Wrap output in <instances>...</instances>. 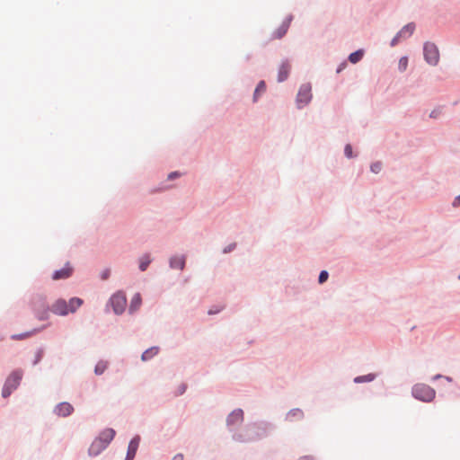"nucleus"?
I'll return each mask as SVG.
<instances>
[{
  "instance_id": "1",
  "label": "nucleus",
  "mask_w": 460,
  "mask_h": 460,
  "mask_svg": "<svg viewBox=\"0 0 460 460\" xmlns=\"http://www.w3.org/2000/svg\"><path fill=\"white\" fill-rule=\"evenodd\" d=\"M276 429V425L266 420H258L244 425L242 434H234L232 439L238 443L259 441L270 436Z\"/></svg>"
},
{
  "instance_id": "2",
  "label": "nucleus",
  "mask_w": 460,
  "mask_h": 460,
  "mask_svg": "<svg viewBox=\"0 0 460 460\" xmlns=\"http://www.w3.org/2000/svg\"><path fill=\"white\" fill-rule=\"evenodd\" d=\"M22 376L23 371L21 368L14 369L11 372L2 387L1 395L3 398L6 399L10 397L13 392L19 387Z\"/></svg>"
},
{
  "instance_id": "3",
  "label": "nucleus",
  "mask_w": 460,
  "mask_h": 460,
  "mask_svg": "<svg viewBox=\"0 0 460 460\" xmlns=\"http://www.w3.org/2000/svg\"><path fill=\"white\" fill-rule=\"evenodd\" d=\"M411 396L422 402H431L436 397V391L424 383H417L411 387Z\"/></svg>"
},
{
  "instance_id": "4",
  "label": "nucleus",
  "mask_w": 460,
  "mask_h": 460,
  "mask_svg": "<svg viewBox=\"0 0 460 460\" xmlns=\"http://www.w3.org/2000/svg\"><path fill=\"white\" fill-rule=\"evenodd\" d=\"M244 420V412L241 408L234 409L232 411L226 419V426L231 437L236 434H242V430L239 428Z\"/></svg>"
},
{
  "instance_id": "5",
  "label": "nucleus",
  "mask_w": 460,
  "mask_h": 460,
  "mask_svg": "<svg viewBox=\"0 0 460 460\" xmlns=\"http://www.w3.org/2000/svg\"><path fill=\"white\" fill-rule=\"evenodd\" d=\"M127 296L123 290H118L113 293L109 298L106 306H111L113 313L116 315H121L126 309Z\"/></svg>"
},
{
  "instance_id": "6",
  "label": "nucleus",
  "mask_w": 460,
  "mask_h": 460,
  "mask_svg": "<svg viewBox=\"0 0 460 460\" xmlns=\"http://www.w3.org/2000/svg\"><path fill=\"white\" fill-rule=\"evenodd\" d=\"M423 58L427 64L435 66L438 64L440 55L438 46L431 41L423 44Z\"/></svg>"
},
{
  "instance_id": "7",
  "label": "nucleus",
  "mask_w": 460,
  "mask_h": 460,
  "mask_svg": "<svg viewBox=\"0 0 460 460\" xmlns=\"http://www.w3.org/2000/svg\"><path fill=\"white\" fill-rule=\"evenodd\" d=\"M313 98L312 86L310 83H305L300 85L298 93L296 97V104L298 110L303 109L308 105Z\"/></svg>"
},
{
  "instance_id": "8",
  "label": "nucleus",
  "mask_w": 460,
  "mask_h": 460,
  "mask_svg": "<svg viewBox=\"0 0 460 460\" xmlns=\"http://www.w3.org/2000/svg\"><path fill=\"white\" fill-rule=\"evenodd\" d=\"M416 29V24L411 22L404 26L394 35L390 42L391 47H395L401 40H406L410 38Z\"/></svg>"
},
{
  "instance_id": "9",
  "label": "nucleus",
  "mask_w": 460,
  "mask_h": 460,
  "mask_svg": "<svg viewBox=\"0 0 460 460\" xmlns=\"http://www.w3.org/2000/svg\"><path fill=\"white\" fill-rule=\"evenodd\" d=\"M74 411V406L68 402H61L58 403L53 409V413L62 418L70 416Z\"/></svg>"
},
{
  "instance_id": "10",
  "label": "nucleus",
  "mask_w": 460,
  "mask_h": 460,
  "mask_svg": "<svg viewBox=\"0 0 460 460\" xmlns=\"http://www.w3.org/2000/svg\"><path fill=\"white\" fill-rule=\"evenodd\" d=\"M74 268L69 262H66L63 268L54 270L51 278L53 280L67 279L72 276Z\"/></svg>"
},
{
  "instance_id": "11",
  "label": "nucleus",
  "mask_w": 460,
  "mask_h": 460,
  "mask_svg": "<svg viewBox=\"0 0 460 460\" xmlns=\"http://www.w3.org/2000/svg\"><path fill=\"white\" fill-rule=\"evenodd\" d=\"M51 312L59 316H66L68 314L67 302L64 298L57 299L50 306Z\"/></svg>"
},
{
  "instance_id": "12",
  "label": "nucleus",
  "mask_w": 460,
  "mask_h": 460,
  "mask_svg": "<svg viewBox=\"0 0 460 460\" xmlns=\"http://www.w3.org/2000/svg\"><path fill=\"white\" fill-rule=\"evenodd\" d=\"M31 306L33 312L49 307L47 296L43 294H35L31 299Z\"/></svg>"
},
{
  "instance_id": "13",
  "label": "nucleus",
  "mask_w": 460,
  "mask_h": 460,
  "mask_svg": "<svg viewBox=\"0 0 460 460\" xmlns=\"http://www.w3.org/2000/svg\"><path fill=\"white\" fill-rule=\"evenodd\" d=\"M290 71L291 65L289 60L288 58L283 59L278 69L277 81L279 83L285 82L288 78Z\"/></svg>"
},
{
  "instance_id": "14",
  "label": "nucleus",
  "mask_w": 460,
  "mask_h": 460,
  "mask_svg": "<svg viewBox=\"0 0 460 460\" xmlns=\"http://www.w3.org/2000/svg\"><path fill=\"white\" fill-rule=\"evenodd\" d=\"M293 20V15H288L279 27L273 32L272 38L274 39H282L288 32V30L290 26V23Z\"/></svg>"
},
{
  "instance_id": "15",
  "label": "nucleus",
  "mask_w": 460,
  "mask_h": 460,
  "mask_svg": "<svg viewBox=\"0 0 460 460\" xmlns=\"http://www.w3.org/2000/svg\"><path fill=\"white\" fill-rule=\"evenodd\" d=\"M187 257L186 255H172L169 259V267L172 270H183L186 267Z\"/></svg>"
},
{
  "instance_id": "16",
  "label": "nucleus",
  "mask_w": 460,
  "mask_h": 460,
  "mask_svg": "<svg viewBox=\"0 0 460 460\" xmlns=\"http://www.w3.org/2000/svg\"><path fill=\"white\" fill-rule=\"evenodd\" d=\"M108 447H106L103 442H102L97 438L92 442L88 448V455L91 457L98 456L102 451H104Z\"/></svg>"
},
{
  "instance_id": "17",
  "label": "nucleus",
  "mask_w": 460,
  "mask_h": 460,
  "mask_svg": "<svg viewBox=\"0 0 460 460\" xmlns=\"http://www.w3.org/2000/svg\"><path fill=\"white\" fill-rule=\"evenodd\" d=\"M116 436V431L112 428H106L102 429L99 435L96 437L98 439H100L103 444L108 447L111 442L114 439Z\"/></svg>"
},
{
  "instance_id": "18",
  "label": "nucleus",
  "mask_w": 460,
  "mask_h": 460,
  "mask_svg": "<svg viewBox=\"0 0 460 460\" xmlns=\"http://www.w3.org/2000/svg\"><path fill=\"white\" fill-rule=\"evenodd\" d=\"M141 438L139 435H135L128 442L127 455L136 457L137 449L139 447Z\"/></svg>"
},
{
  "instance_id": "19",
  "label": "nucleus",
  "mask_w": 460,
  "mask_h": 460,
  "mask_svg": "<svg viewBox=\"0 0 460 460\" xmlns=\"http://www.w3.org/2000/svg\"><path fill=\"white\" fill-rule=\"evenodd\" d=\"M142 304V297L139 293H136L131 298L129 306H128V314H133L136 311H137Z\"/></svg>"
},
{
  "instance_id": "20",
  "label": "nucleus",
  "mask_w": 460,
  "mask_h": 460,
  "mask_svg": "<svg viewBox=\"0 0 460 460\" xmlns=\"http://www.w3.org/2000/svg\"><path fill=\"white\" fill-rule=\"evenodd\" d=\"M45 327H46V325H44L40 328H34L29 332H22V333H18V334H13L11 336V339L13 341H22V340L27 339V338L38 333L39 332L42 331L43 329H45Z\"/></svg>"
},
{
  "instance_id": "21",
  "label": "nucleus",
  "mask_w": 460,
  "mask_h": 460,
  "mask_svg": "<svg viewBox=\"0 0 460 460\" xmlns=\"http://www.w3.org/2000/svg\"><path fill=\"white\" fill-rule=\"evenodd\" d=\"M160 351V348L158 346H153L148 349H146L143 353L141 354V360L146 362L152 359L155 356H156Z\"/></svg>"
},
{
  "instance_id": "22",
  "label": "nucleus",
  "mask_w": 460,
  "mask_h": 460,
  "mask_svg": "<svg viewBox=\"0 0 460 460\" xmlns=\"http://www.w3.org/2000/svg\"><path fill=\"white\" fill-rule=\"evenodd\" d=\"M152 262L151 254L148 252L144 253L138 260V269L144 272L147 270Z\"/></svg>"
},
{
  "instance_id": "23",
  "label": "nucleus",
  "mask_w": 460,
  "mask_h": 460,
  "mask_svg": "<svg viewBox=\"0 0 460 460\" xmlns=\"http://www.w3.org/2000/svg\"><path fill=\"white\" fill-rule=\"evenodd\" d=\"M84 304V300L80 297L74 296L67 302L68 314H74Z\"/></svg>"
},
{
  "instance_id": "24",
  "label": "nucleus",
  "mask_w": 460,
  "mask_h": 460,
  "mask_svg": "<svg viewBox=\"0 0 460 460\" xmlns=\"http://www.w3.org/2000/svg\"><path fill=\"white\" fill-rule=\"evenodd\" d=\"M304 418V411L299 408H294L288 411L286 420L293 421L295 419L302 420Z\"/></svg>"
},
{
  "instance_id": "25",
  "label": "nucleus",
  "mask_w": 460,
  "mask_h": 460,
  "mask_svg": "<svg viewBox=\"0 0 460 460\" xmlns=\"http://www.w3.org/2000/svg\"><path fill=\"white\" fill-rule=\"evenodd\" d=\"M267 88L266 82L264 80L259 81L252 95V102H257L261 93H265Z\"/></svg>"
},
{
  "instance_id": "26",
  "label": "nucleus",
  "mask_w": 460,
  "mask_h": 460,
  "mask_svg": "<svg viewBox=\"0 0 460 460\" xmlns=\"http://www.w3.org/2000/svg\"><path fill=\"white\" fill-rule=\"evenodd\" d=\"M364 54H365V51L363 49H358L353 52H351L349 56H348V60L349 62H350L351 64H357L364 57Z\"/></svg>"
},
{
  "instance_id": "27",
  "label": "nucleus",
  "mask_w": 460,
  "mask_h": 460,
  "mask_svg": "<svg viewBox=\"0 0 460 460\" xmlns=\"http://www.w3.org/2000/svg\"><path fill=\"white\" fill-rule=\"evenodd\" d=\"M377 375L376 373H368L363 376H358L354 377L353 382L355 384H363V383H370L376 378Z\"/></svg>"
},
{
  "instance_id": "28",
  "label": "nucleus",
  "mask_w": 460,
  "mask_h": 460,
  "mask_svg": "<svg viewBox=\"0 0 460 460\" xmlns=\"http://www.w3.org/2000/svg\"><path fill=\"white\" fill-rule=\"evenodd\" d=\"M49 312H51L50 306L41 310L35 311L34 314L38 320L47 321L49 318Z\"/></svg>"
},
{
  "instance_id": "29",
  "label": "nucleus",
  "mask_w": 460,
  "mask_h": 460,
  "mask_svg": "<svg viewBox=\"0 0 460 460\" xmlns=\"http://www.w3.org/2000/svg\"><path fill=\"white\" fill-rule=\"evenodd\" d=\"M108 368V362L104 360H100L97 362V364L94 367V374L96 376L102 375L105 370Z\"/></svg>"
},
{
  "instance_id": "30",
  "label": "nucleus",
  "mask_w": 460,
  "mask_h": 460,
  "mask_svg": "<svg viewBox=\"0 0 460 460\" xmlns=\"http://www.w3.org/2000/svg\"><path fill=\"white\" fill-rule=\"evenodd\" d=\"M44 354H45L44 348L43 347L39 348L35 352V357L32 361V365L33 366L38 365L42 360Z\"/></svg>"
},
{
  "instance_id": "31",
  "label": "nucleus",
  "mask_w": 460,
  "mask_h": 460,
  "mask_svg": "<svg viewBox=\"0 0 460 460\" xmlns=\"http://www.w3.org/2000/svg\"><path fill=\"white\" fill-rule=\"evenodd\" d=\"M408 62H409V59H408V57H407V56H403V57H402V58L399 59V63H398V70H399L400 72H404V71L407 69Z\"/></svg>"
},
{
  "instance_id": "32",
  "label": "nucleus",
  "mask_w": 460,
  "mask_h": 460,
  "mask_svg": "<svg viewBox=\"0 0 460 460\" xmlns=\"http://www.w3.org/2000/svg\"><path fill=\"white\" fill-rule=\"evenodd\" d=\"M344 155L348 158V159H352V158H355L357 156L356 154H354L353 152V147L350 144H346L345 146H344Z\"/></svg>"
},
{
  "instance_id": "33",
  "label": "nucleus",
  "mask_w": 460,
  "mask_h": 460,
  "mask_svg": "<svg viewBox=\"0 0 460 460\" xmlns=\"http://www.w3.org/2000/svg\"><path fill=\"white\" fill-rule=\"evenodd\" d=\"M383 169V163L381 161H376L370 164V171L373 173H379Z\"/></svg>"
},
{
  "instance_id": "34",
  "label": "nucleus",
  "mask_w": 460,
  "mask_h": 460,
  "mask_svg": "<svg viewBox=\"0 0 460 460\" xmlns=\"http://www.w3.org/2000/svg\"><path fill=\"white\" fill-rule=\"evenodd\" d=\"M329 272L325 270H323L320 271L319 273V276H318V283L320 285H323V283H325L328 279H329Z\"/></svg>"
},
{
  "instance_id": "35",
  "label": "nucleus",
  "mask_w": 460,
  "mask_h": 460,
  "mask_svg": "<svg viewBox=\"0 0 460 460\" xmlns=\"http://www.w3.org/2000/svg\"><path fill=\"white\" fill-rule=\"evenodd\" d=\"M237 244L236 243H229L228 245H226L224 249H223V253L226 254V253H230L232 252L233 251L235 250Z\"/></svg>"
},
{
  "instance_id": "36",
  "label": "nucleus",
  "mask_w": 460,
  "mask_h": 460,
  "mask_svg": "<svg viewBox=\"0 0 460 460\" xmlns=\"http://www.w3.org/2000/svg\"><path fill=\"white\" fill-rule=\"evenodd\" d=\"M181 176V172H178V171H173V172H171L168 175H167V180L168 181H173L177 178H179Z\"/></svg>"
},
{
  "instance_id": "37",
  "label": "nucleus",
  "mask_w": 460,
  "mask_h": 460,
  "mask_svg": "<svg viewBox=\"0 0 460 460\" xmlns=\"http://www.w3.org/2000/svg\"><path fill=\"white\" fill-rule=\"evenodd\" d=\"M348 66V61L344 60L336 68V73L341 74Z\"/></svg>"
},
{
  "instance_id": "38",
  "label": "nucleus",
  "mask_w": 460,
  "mask_h": 460,
  "mask_svg": "<svg viewBox=\"0 0 460 460\" xmlns=\"http://www.w3.org/2000/svg\"><path fill=\"white\" fill-rule=\"evenodd\" d=\"M187 390V385L182 383L176 392V396L182 395Z\"/></svg>"
},
{
  "instance_id": "39",
  "label": "nucleus",
  "mask_w": 460,
  "mask_h": 460,
  "mask_svg": "<svg viewBox=\"0 0 460 460\" xmlns=\"http://www.w3.org/2000/svg\"><path fill=\"white\" fill-rule=\"evenodd\" d=\"M221 311H222V307H218V306H212V307L208 311V314L209 315H214V314H219Z\"/></svg>"
},
{
  "instance_id": "40",
  "label": "nucleus",
  "mask_w": 460,
  "mask_h": 460,
  "mask_svg": "<svg viewBox=\"0 0 460 460\" xmlns=\"http://www.w3.org/2000/svg\"><path fill=\"white\" fill-rule=\"evenodd\" d=\"M111 276V270L110 269H105L104 270L102 271L101 273V279L102 280H106L110 278Z\"/></svg>"
},
{
  "instance_id": "41",
  "label": "nucleus",
  "mask_w": 460,
  "mask_h": 460,
  "mask_svg": "<svg viewBox=\"0 0 460 460\" xmlns=\"http://www.w3.org/2000/svg\"><path fill=\"white\" fill-rule=\"evenodd\" d=\"M440 115V111L439 110H433L430 114H429V118L431 119H438V116Z\"/></svg>"
},
{
  "instance_id": "42",
  "label": "nucleus",
  "mask_w": 460,
  "mask_h": 460,
  "mask_svg": "<svg viewBox=\"0 0 460 460\" xmlns=\"http://www.w3.org/2000/svg\"><path fill=\"white\" fill-rule=\"evenodd\" d=\"M452 206L455 208L460 206V194L454 199V200L452 202Z\"/></svg>"
},
{
  "instance_id": "43",
  "label": "nucleus",
  "mask_w": 460,
  "mask_h": 460,
  "mask_svg": "<svg viewBox=\"0 0 460 460\" xmlns=\"http://www.w3.org/2000/svg\"><path fill=\"white\" fill-rule=\"evenodd\" d=\"M443 377H444V375H442V374H437V375H435V376H433L431 377V380H432V381H437V380L442 379Z\"/></svg>"
},
{
  "instance_id": "44",
  "label": "nucleus",
  "mask_w": 460,
  "mask_h": 460,
  "mask_svg": "<svg viewBox=\"0 0 460 460\" xmlns=\"http://www.w3.org/2000/svg\"><path fill=\"white\" fill-rule=\"evenodd\" d=\"M172 460H183V455L182 454H177L175 455Z\"/></svg>"
},
{
  "instance_id": "45",
  "label": "nucleus",
  "mask_w": 460,
  "mask_h": 460,
  "mask_svg": "<svg viewBox=\"0 0 460 460\" xmlns=\"http://www.w3.org/2000/svg\"><path fill=\"white\" fill-rule=\"evenodd\" d=\"M299 460H315V459L311 456H305L300 457Z\"/></svg>"
},
{
  "instance_id": "46",
  "label": "nucleus",
  "mask_w": 460,
  "mask_h": 460,
  "mask_svg": "<svg viewBox=\"0 0 460 460\" xmlns=\"http://www.w3.org/2000/svg\"><path fill=\"white\" fill-rule=\"evenodd\" d=\"M445 380H447V382L451 383L453 382V378L451 376H444L443 377Z\"/></svg>"
},
{
  "instance_id": "47",
  "label": "nucleus",
  "mask_w": 460,
  "mask_h": 460,
  "mask_svg": "<svg viewBox=\"0 0 460 460\" xmlns=\"http://www.w3.org/2000/svg\"><path fill=\"white\" fill-rule=\"evenodd\" d=\"M134 459H135V456L126 454V457L124 460H134Z\"/></svg>"
},
{
  "instance_id": "48",
  "label": "nucleus",
  "mask_w": 460,
  "mask_h": 460,
  "mask_svg": "<svg viewBox=\"0 0 460 460\" xmlns=\"http://www.w3.org/2000/svg\"><path fill=\"white\" fill-rule=\"evenodd\" d=\"M458 279H460V274L458 275Z\"/></svg>"
}]
</instances>
